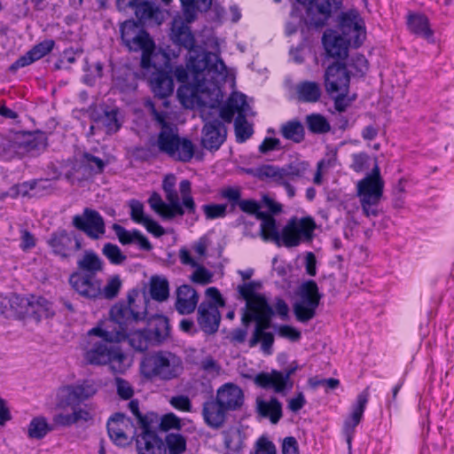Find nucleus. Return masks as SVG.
<instances>
[{
  "label": "nucleus",
  "mask_w": 454,
  "mask_h": 454,
  "mask_svg": "<svg viewBox=\"0 0 454 454\" xmlns=\"http://www.w3.org/2000/svg\"><path fill=\"white\" fill-rule=\"evenodd\" d=\"M175 77L183 83L191 79L198 92H219V83L224 82L227 77V67L217 54L204 51L191 56L186 68L177 67L175 69Z\"/></svg>",
  "instance_id": "1"
},
{
  "label": "nucleus",
  "mask_w": 454,
  "mask_h": 454,
  "mask_svg": "<svg viewBox=\"0 0 454 454\" xmlns=\"http://www.w3.org/2000/svg\"><path fill=\"white\" fill-rule=\"evenodd\" d=\"M127 328L116 330V326H108L103 329L94 327L88 332L89 345L85 352V359L90 364L101 365L110 364L116 372H122L123 361L126 356L121 352L116 343L123 340L127 334Z\"/></svg>",
  "instance_id": "2"
},
{
  "label": "nucleus",
  "mask_w": 454,
  "mask_h": 454,
  "mask_svg": "<svg viewBox=\"0 0 454 454\" xmlns=\"http://www.w3.org/2000/svg\"><path fill=\"white\" fill-rule=\"evenodd\" d=\"M151 110L153 120L160 128L156 142L159 151L176 160L189 162L195 153L192 142L178 136L176 125L168 121V114L167 112L158 111L153 105H151Z\"/></svg>",
  "instance_id": "3"
},
{
  "label": "nucleus",
  "mask_w": 454,
  "mask_h": 454,
  "mask_svg": "<svg viewBox=\"0 0 454 454\" xmlns=\"http://www.w3.org/2000/svg\"><path fill=\"white\" fill-rule=\"evenodd\" d=\"M129 306L114 305L110 310V317L116 330L127 328L123 340L129 339L130 346L137 351H145L153 344L148 329L135 330L134 325L143 321L146 316V309L142 311L135 309V301L129 295Z\"/></svg>",
  "instance_id": "4"
},
{
  "label": "nucleus",
  "mask_w": 454,
  "mask_h": 454,
  "mask_svg": "<svg viewBox=\"0 0 454 454\" xmlns=\"http://www.w3.org/2000/svg\"><path fill=\"white\" fill-rule=\"evenodd\" d=\"M183 370L181 357L168 350L150 353L140 363L141 374L151 380L168 381L179 377Z\"/></svg>",
  "instance_id": "5"
},
{
  "label": "nucleus",
  "mask_w": 454,
  "mask_h": 454,
  "mask_svg": "<svg viewBox=\"0 0 454 454\" xmlns=\"http://www.w3.org/2000/svg\"><path fill=\"white\" fill-rule=\"evenodd\" d=\"M383 188L384 181L380 176V168L377 165L372 168L371 174L358 182L357 195L363 212L366 216L378 215V205L383 195Z\"/></svg>",
  "instance_id": "6"
},
{
  "label": "nucleus",
  "mask_w": 454,
  "mask_h": 454,
  "mask_svg": "<svg viewBox=\"0 0 454 454\" xmlns=\"http://www.w3.org/2000/svg\"><path fill=\"white\" fill-rule=\"evenodd\" d=\"M176 177L173 174L166 175L162 181V190L166 200L170 202V207L176 211L184 208L189 215L196 214V203L192 196V184L189 180L184 179L179 184V192L182 201L176 190Z\"/></svg>",
  "instance_id": "7"
},
{
  "label": "nucleus",
  "mask_w": 454,
  "mask_h": 454,
  "mask_svg": "<svg viewBox=\"0 0 454 454\" xmlns=\"http://www.w3.org/2000/svg\"><path fill=\"white\" fill-rule=\"evenodd\" d=\"M321 294L314 280L305 281L300 287V300L294 304V313L299 322L306 323L316 316Z\"/></svg>",
  "instance_id": "8"
},
{
  "label": "nucleus",
  "mask_w": 454,
  "mask_h": 454,
  "mask_svg": "<svg viewBox=\"0 0 454 454\" xmlns=\"http://www.w3.org/2000/svg\"><path fill=\"white\" fill-rule=\"evenodd\" d=\"M298 3L306 5L304 21L309 27H323L333 10L341 7L342 0H296Z\"/></svg>",
  "instance_id": "9"
},
{
  "label": "nucleus",
  "mask_w": 454,
  "mask_h": 454,
  "mask_svg": "<svg viewBox=\"0 0 454 454\" xmlns=\"http://www.w3.org/2000/svg\"><path fill=\"white\" fill-rule=\"evenodd\" d=\"M152 65L153 67L150 71L142 69L143 74L148 78L154 95L160 98H166L174 91L172 75L164 68V67H168V60L167 59V64H164L161 59L153 60Z\"/></svg>",
  "instance_id": "10"
},
{
  "label": "nucleus",
  "mask_w": 454,
  "mask_h": 454,
  "mask_svg": "<svg viewBox=\"0 0 454 454\" xmlns=\"http://www.w3.org/2000/svg\"><path fill=\"white\" fill-rule=\"evenodd\" d=\"M297 369V364H292L284 372L277 370H272L270 372H260L254 376V382L262 388L273 389L275 393L285 395L293 387L290 377Z\"/></svg>",
  "instance_id": "11"
},
{
  "label": "nucleus",
  "mask_w": 454,
  "mask_h": 454,
  "mask_svg": "<svg viewBox=\"0 0 454 454\" xmlns=\"http://www.w3.org/2000/svg\"><path fill=\"white\" fill-rule=\"evenodd\" d=\"M52 254L61 259H69L82 249V240L74 232L59 229L52 232L47 240Z\"/></svg>",
  "instance_id": "12"
},
{
  "label": "nucleus",
  "mask_w": 454,
  "mask_h": 454,
  "mask_svg": "<svg viewBox=\"0 0 454 454\" xmlns=\"http://www.w3.org/2000/svg\"><path fill=\"white\" fill-rule=\"evenodd\" d=\"M125 46L128 47L129 51H142V69L150 71L151 67H153V60L155 61L158 59H161L164 62V64H167V56L164 53L155 51L154 42L150 37L149 34L144 29L139 33L136 34L135 36L131 38L130 42H128L125 44Z\"/></svg>",
  "instance_id": "13"
},
{
  "label": "nucleus",
  "mask_w": 454,
  "mask_h": 454,
  "mask_svg": "<svg viewBox=\"0 0 454 454\" xmlns=\"http://www.w3.org/2000/svg\"><path fill=\"white\" fill-rule=\"evenodd\" d=\"M72 225L92 240L99 239L106 233L104 218L98 211L89 207L73 216Z\"/></svg>",
  "instance_id": "14"
},
{
  "label": "nucleus",
  "mask_w": 454,
  "mask_h": 454,
  "mask_svg": "<svg viewBox=\"0 0 454 454\" xmlns=\"http://www.w3.org/2000/svg\"><path fill=\"white\" fill-rule=\"evenodd\" d=\"M110 439L118 446H127L130 439L137 436V427L134 421L123 413H115L106 425Z\"/></svg>",
  "instance_id": "15"
},
{
  "label": "nucleus",
  "mask_w": 454,
  "mask_h": 454,
  "mask_svg": "<svg viewBox=\"0 0 454 454\" xmlns=\"http://www.w3.org/2000/svg\"><path fill=\"white\" fill-rule=\"evenodd\" d=\"M314 227L313 221L309 218L300 220L292 218L282 229L280 244L283 243L286 247H296L302 238L309 239L311 237Z\"/></svg>",
  "instance_id": "16"
},
{
  "label": "nucleus",
  "mask_w": 454,
  "mask_h": 454,
  "mask_svg": "<svg viewBox=\"0 0 454 454\" xmlns=\"http://www.w3.org/2000/svg\"><path fill=\"white\" fill-rule=\"evenodd\" d=\"M340 28L344 37L352 42L355 47H359L365 38L364 21L356 11L342 13Z\"/></svg>",
  "instance_id": "17"
},
{
  "label": "nucleus",
  "mask_w": 454,
  "mask_h": 454,
  "mask_svg": "<svg viewBox=\"0 0 454 454\" xmlns=\"http://www.w3.org/2000/svg\"><path fill=\"white\" fill-rule=\"evenodd\" d=\"M350 77L344 64L335 63L327 67L325 73V85L327 93L347 94L348 91Z\"/></svg>",
  "instance_id": "18"
},
{
  "label": "nucleus",
  "mask_w": 454,
  "mask_h": 454,
  "mask_svg": "<svg viewBox=\"0 0 454 454\" xmlns=\"http://www.w3.org/2000/svg\"><path fill=\"white\" fill-rule=\"evenodd\" d=\"M69 284L84 298L96 299L101 296V281L95 276L73 272L69 277Z\"/></svg>",
  "instance_id": "19"
},
{
  "label": "nucleus",
  "mask_w": 454,
  "mask_h": 454,
  "mask_svg": "<svg viewBox=\"0 0 454 454\" xmlns=\"http://www.w3.org/2000/svg\"><path fill=\"white\" fill-rule=\"evenodd\" d=\"M197 322L200 330L207 335L215 334L219 328L221 313L210 301H202L198 307Z\"/></svg>",
  "instance_id": "20"
},
{
  "label": "nucleus",
  "mask_w": 454,
  "mask_h": 454,
  "mask_svg": "<svg viewBox=\"0 0 454 454\" xmlns=\"http://www.w3.org/2000/svg\"><path fill=\"white\" fill-rule=\"evenodd\" d=\"M227 137V129L220 120H213L205 123L202 129L201 145L210 151H217L224 143Z\"/></svg>",
  "instance_id": "21"
},
{
  "label": "nucleus",
  "mask_w": 454,
  "mask_h": 454,
  "mask_svg": "<svg viewBox=\"0 0 454 454\" xmlns=\"http://www.w3.org/2000/svg\"><path fill=\"white\" fill-rule=\"evenodd\" d=\"M140 428L141 434H137L136 443L138 454H165L166 449L162 440L151 429Z\"/></svg>",
  "instance_id": "22"
},
{
  "label": "nucleus",
  "mask_w": 454,
  "mask_h": 454,
  "mask_svg": "<svg viewBox=\"0 0 454 454\" xmlns=\"http://www.w3.org/2000/svg\"><path fill=\"white\" fill-rule=\"evenodd\" d=\"M55 46L52 39H47L34 45L24 55L20 56L9 67L11 72H16L18 69L31 65L35 61L43 58L50 53Z\"/></svg>",
  "instance_id": "23"
},
{
  "label": "nucleus",
  "mask_w": 454,
  "mask_h": 454,
  "mask_svg": "<svg viewBox=\"0 0 454 454\" xmlns=\"http://www.w3.org/2000/svg\"><path fill=\"white\" fill-rule=\"evenodd\" d=\"M369 398V391L368 387L365 388L363 392H361L357 397L356 401L353 405L352 412L348 419H347L344 422V434L347 438V442L348 444V448L351 447V440L352 435L355 430V427L360 423L364 411L365 410L366 404L368 403Z\"/></svg>",
  "instance_id": "24"
},
{
  "label": "nucleus",
  "mask_w": 454,
  "mask_h": 454,
  "mask_svg": "<svg viewBox=\"0 0 454 454\" xmlns=\"http://www.w3.org/2000/svg\"><path fill=\"white\" fill-rule=\"evenodd\" d=\"M63 391L66 393V404L68 406H78L81 403L92 397L98 389L92 381L84 380L81 384L67 386Z\"/></svg>",
  "instance_id": "25"
},
{
  "label": "nucleus",
  "mask_w": 454,
  "mask_h": 454,
  "mask_svg": "<svg viewBox=\"0 0 454 454\" xmlns=\"http://www.w3.org/2000/svg\"><path fill=\"white\" fill-rule=\"evenodd\" d=\"M175 308L180 315L194 312L199 302L197 291L190 285H182L176 289Z\"/></svg>",
  "instance_id": "26"
},
{
  "label": "nucleus",
  "mask_w": 454,
  "mask_h": 454,
  "mask_svg": "<svg viewBox=\"0 0 454 454\" xmlns=\"http://www.w3.org/2000/svg\"><path fill=\"white\" fill-rule=\"evenodd\" d=\"M322 42L327 55L336 59H345L348 56V45L352 43L333 30L324 34Z\"/></svg>",
  "instance_id": "27"
},
{
  "label": "nucleus",
  "mask_w": 454,
  "mask_h": 454,
  "mask_svg": "<svg viewBox=\"0 0 454 454\" xmlns=\"http://www.w3.org/2000/svg\"><path fill=\"white\" fill-rule=\"evenodd\" d=\"M227 411L228 410L216 398H211L203 403L202 416L204 421L213 429H218L223 426Z\"/></svg>",
  "instance_id": "28"
},
{
  "label": "nucleus",
  "mask_w": 454,
  "mask_h": 454,
  "mask_svg": "<svg viewBox=\"0 0 454 454\" xmlns=\"http://www.w3.org/2000/svg\"><path fill=\"white\" fill-rule=\"evenodd\" d=\"M17 141L19 153H28L32 156L39 155L48 145L47 136L42 131L28 133Z\"/></svg>",
  "instance_id": "29"
},
{
  "label": "nucleus",
  "mask_w": 454,
  "mask_h": 454,
  "mask_svg": "<svg viewBox=\"0 0 454 454\" xmlns=\"http://www.w3.org/2000/svg\"><path fill=\"white\" fill-rule=\"evenodd\" d=\"M112 229L122 245L137 244L141 250L151 251L153 246L148 239L138 230L128 231L123 226L114 223Z\"/></svg>",
  "instance_id": "30"
},
{
  "label": "nucleus",
  "mask_w": 454,
  "mask_h": 454,
  "mask_svg": "<svg viewBox=\"0 0 454 454\" xmlns=\"http://www.w3.org/2000/svg\"><path fill=\"white\" fill-rule=\"evenodd\" d=\"M259 305V310L257 312V317L255 321V326L253 332V335L248 341L249 347L254 348L259 343V336L262 333H267L266 330L270 327L271 317L274 315V310L270 305L267 302H261Z\"/></svg>",
  "instance_id": "31"
},
{
  "label": "nucleus",
  "mask_w": 454,
  "mask_h": 454,
  "mask_svg": "<svg viewBox=\"0 0 454 454\" xmlns=\"http://www.w3.org/2000/svg\"><path fill=\"white\" fill-rule=\"evenodd\" d=\"M228 411L239 409L243 403V393L238 386L227 383L222 386L215 397Z\"/></svg>",
  "instance_id": "32"
},
{
  "label": "nucleus",
  "mask_w": 454,
  "mask_h": 454,
  "mask_svg": "<svg viewBox=\"0 0 454 454\" xmlns=\"http://www.w3.org/2000/svg\"><path fill=\"white\" fill-rule=\"evenodd\" d=\"M133 9L140 22L149 21L160 25L164 20L161 10L153 2L142 0Z\"/></svg>",
  "instance_id": "33"
},
{
  "label": "nucleus",
  "mask_w": 454,
  "mask_h": 454,
  "mask_svg": "<svg viewBox=\"0 0 454 454\" xmlns=\"http://www.w3.org/2000/svg\"><path fill=\"white\" fill-rule=\"evenodd\" d=\"M76 263L77 270L74 272H82L85 275L97 277L104 270V262L93 250H85Z\"/></svg>",
  "instance_id": "34"
},
{
  "label": "nucleus",
  "mask_w": 454,
  "mask_h": 454,
  "mask_svg": "<svg viewBox=\"0 0 454 454\" xmlns=\"http://www.w3.org/2000/svg\"><path fill=\"white\" fill-rule=\"evenodd\" d=\"M309 163L306 161H294L282 168L284 187L290 198L295 194V189L290 182L299 177H302L308 170Z\"/></svg>",
  "instance_id": "35"
},
{
  "label": "nucleus",
  "mask_w": 454,
  "mask_h": 454,
  "mask_svg": "<svg viewBox=\"0 0 454 454\" xmlns=\"http://www.w3.org/2000/svg\"><path fill=\"white\" fill-rule=\"evenodd\" d=\"M256 409L260 416L269 419L272 424H277L283 416L282 403L276 397L269 401L257 399Z\"/></svg>",
  "instance_id": "36"
},
{
  "label": "nucleus",
  "mask_w": 454,
  "mask_h": 454,
  "mask_svg": "<svg viewBox=\"0 0 454 454\" xmlns=\"http://www.w3.org/2000/svg\"><path fill=\"white\" fill-rule=\"evenodd\" d=\"M148 203L151 208L155 211L164 220H173L176 217H182L186 212L184 208H181L180 211H176L170 207V202L163 201L161 197L154 192L151 195L148 200Z\"/></svg>",
  "instance_id": "37"
},
{
  "label": "nucleus",
  "mask_w": 454,
  "mask_h": 454,
  "mask_svg": "<svg viewBox=\"0 0 454 454\" xmlns=\"http://www.w3.org/2000/svg\"><path fill=\"white\" fill-rule=\"evenodd\" d=\"M295 91L299 101L303 103H316L322 95L319 83L311 81H302L296 84Z\"/></svg>",
  "instance_id": "38"
},
{
  "label": "nucleus",
  "mask_w": 454,
  "mask_h": 454,
  "mask_svg": "<svg viewBox=\"0 0 454 454\" xmlns=\"http://www.w3.org/2000/svg\"><path fill=\"white\" fill-rule=\"evenodd\" d=\"M258 220H261L260 232L263 240L274 241L280 246V233L278 231L275 218L269 213L263 212L258 215Z\"/></svg>",
  "instance_id": "39"
},
{
  "label": "nucleus",
  "mask_w": 454,
  "mask_h": 454,
  "mask_svg": "<svg viewBox=\"0 0 454 454\" xmlns=\"http://www.w3.org/2000/svg\"><path fill=\"white\" fill-rule=\"evenodd\" d=\"M280 135L286 140L300 144L305 139V129L301 121L293 119L281 124Z\"/></svg>",
  "instance_id": "40"
},
{
  "label": "nucleus",
  "mask_w": 454,
  "mask_h": 454,
  "mask_svg": "<svg viewBox=\"0 0 454 454\" xmlns=\"http://www.w3.org/2000/svg\"><path fill=\"white\" fill-rule=\"evenodd\" d=\"M407 26L411 33L426 39H429L433 35V31L429 27V20L423 14L410 13L407 17Z\"/></svg>",
  "instance_id": "41"
},
{
  "label": "nucleus",
  "mask_w": 454,
  "mask_h": 454,
  "mask_svg": "<svg viewBox=\"0 0 454 454\" xmlns=\"http://www.w3.org/2000/svg\"><path fill=\"white\" fill-rule=\"evenodd\" d=\"M172 40L175 44L184 47L188 51H192L195 46V38L190 27L180 22L178 25L174 24L172 27Z\"/></svg>",
  "instance_id": "42"
},
{
  "label": "nucleus",
  "mask_w": 454,
  "mask_h": 454,
  "mask_svg": "<svg viewBox=\"0 0 454 454\" xmlns=\"http://www.w3.org/2000/svg\"><path fill=\"white\" fill-rule=\"evenodd\" d=\"M152 329H148L153 344H160L165 341L170 333L168 319L161 315H157L152 321Z\"/></svg>",
  "instance_id": "43"
},
{
  "label": "nucleus",
  "mask_w": 454,
  "mask_h": 454,
  "mask_svg": "<svg viewBox=\"0 0 454 454\" xmlns=\"http://www.w3.org/2000/svg\"><path fill=\"white\" fill-rule=\"evenodd\" d=\"M261 287L259 282L251 281L238 286L240 296L246 301V305L259 307L261 302H267L266 298L255 291Z\"/></svg>",
  "instance_id": "44"
},
{
  "label": "nucleus",
  "mask_w": 454,
  "mask_h": 454,
  "mask_svg": "<svg viewBox=\"0 0 454 454\" xmlns=\"http://www.w3.org/2000/svg\"><path fill=\"white\" fill-rule=\"evenodd\" d=\"M29 304L28 316L33 315L37 318H48L55 314L52 303L43 297L32 295Z\"/></svg>",
  "instance_id": "45"
},
{
  "label": "nucleus",
  "mask_w": 454,
  "mask_h": 454,
  "mask_svg": "<svg viewBox=\"0 0 454 454\" xmlns=\"http://www.w3.org/2000/svg\"><path fill=\"white\" fill-rule=\"evenodd\" d=\"M149 293L154 301H165L169 296V284L166 278L153 276L150 279Z\"/></svg>",
  "instance_id": "46"
},
{
  "label": "nucleus",
  "mask_w": 454,
  "mask_h": 454,
  "mask_svg": "<svg viewBox=\"0 0 454 454\" xmlns=\"http://www.w3.org/2000/svg\"><path fill=\"white\" fill-rule=\"evenodd\" d=\"M129 409L133 415V420L136 421V426L139 428H146L158 421V416L154 412H147L143 414L139 410V402L137 400H131L129 404Z\"/></svg>",
  "instance_id": "47"
},
{
  "label": "nucleus",
  "mask_w": 454,
  "mask_h": 454,
  "mask_svg": "<svg viewBox=\"0 0 454 454\" xmlns=\"http://www.w3.org/2000/svg\"><path fill=\"white\" fill-rule=\"evenodd\" d=\"M53 430V427L47 422L44 417L39 416L34 418L27 428V435L31 439H43L49 432Z\"/></svg>",
  "instance_id": "48"
},
{
  "label": "nucleus",
  "mask_w": 454,
  "mask_h": 454,
  "mask_svg": "<svg viewBox=\"0 0 454 454\" xmlns=\"http://www.w3.org/2000/svg\"><path fill=\"white\" fill-rule=\"evenodd\" d=\"M254 175L262 179H270L284 186L282 168L273 165H262L255 168Z\"/></svg>",
  "instance_id": "49"
},
{
  "label": "nucleus",
  "mask_w": 454,
  "mask_h": 454,
  "mask_svg": "<svg viewBox=\"0 0 454 454\" xmlns=\"http://www.w3.org/2000/svg\"><path fill=\"white\" fill-rule=\"evenodd\" d=\"M30 298L22 297L16 294H10V303L12 305L11 317L28 316Z\"/></svg>",
  "instance_id": "50"
},
{
  "label": "nucleus",
  "mask_w": 454,
  "mask_h": 454,
  "mask_svg": "<svg viewBox=\"0 0 454 454\" xmlns=\"http://www.w3.org/2000/svg\"><path fill=\"white\" fill-rule=\"evenodd\" d=\"M306 123L309 130L315 134L327 133L331 129L327 120L318 114L307 115Z\"/></svg>",
  "instance_id": "51"
},
{
  "label": "nucleus",
  "mask_w": 454,
  "mask_h": 454,
  "mask_svg": "<svg viewBox=\"0 0 454 454\" xmlns=\"http://www.w3.org/2000/svg\"><path fill=\"white\" fill-rule=\"evenodd\" d=\"M98 121L106 127L107 133H115L121 128V123L118 120V110L116 108L106 109L99 115Z\"/></svg>",
  "instance_id": "52"
},
{
  "label": "nucleus",
  "mask_w": 454,
  "mask_h": 454,
  "mask_svg": "<svg viewBox=\"0 0 454 454\" xmlns=\"http://www.w3.org/2000/svg\"><path fill=\"white\" fill-rule=\"evenodd\" d=\"M102 254L114 265H121L127 260L121 248L113 243H106L103 246Z\"/></svg>",
  "instance_id": "53"
},
{
  "label": "nucleus",
  "mask_w": 454,
  "mask_h": 454,
  "mask_svg": "<svg viewBox=\"0 0 454 454\" xmlns=\"http://www.w3.org/2000/svg\"><path fill=\"white\" fill-rule=\"evenodd\" d=\"M165 442L169 454H182L186 450V439L180 434H167Z\"/></svg>",
  "instance_id": "54"
},
{
  "label": "nucleus",
  "mask_w": 454,
  "mask_h": 454,
  "mask_svg": "<svg viewBox=\"0 0 454 454\" xmlns=\"http://www.w3.org/2000/svg\"><path fill=\"white\" fill-rule=\"evenodd\" d=\"M237 141L245 142L253 134L252 126L247 122L246 116H237L234 121Z\"/></svg>",
  "instance_id": "55"
},
{
  "label": "nucleus",
  "mask_w": 454,
  "mask_h": 454,
  "mask_svg": "<svg viewBox=\"0 0 454 454\" xmlns=\"http://www.w3.org/2000/svg\"><path fill=\"white\" fill-rule=\"evenodd\" d=\"M227 103H229V105L234 109V111L237 112V116H246V114H247L250 111V106L247 102V97L242 93L232 94L229 98Z\"/></svg>",
  "instance_id": "56"
},
{
  "label": "nucleus",
  "mask_w": 454,
  "mask_h": 454,
  "mask_svg": "<svg viewBox=\"0 0 454 454\" xmlns=\"http://www.w3.org/2000/svg\"><path fill=\"white\" fill-rule=\"evenodd\" d=\"M121 287V280L118 275H114L111 277L106 285L102 288L101 287V296L112 300L115 298Z\"/></svg>",
  "instance_id": "57"
},
{
  "label": "nucleus",
  "mask_w": 454,
  "mask_h": 454,
  "mask_svg": "<svg viewBox=\"0 0 454 454\" xmlns=\"http://www.w3.org/2000/svg\"><path fill=\"white\" fill-rule=\"evenodd\" d=\"M142 30L143 28L139 26L138 22L133 20L124 21L120 27L121 37L124 45L128 42H130L131 38Z\"/></svg>",
  "instance_id": "58"
},
{
  "label": "nucleus",
  "mask_w": 454,
  "mask_h": 454,
  "mask_svg": "<svg viewBox=\"0 0 454 454\" xmlns=\"http://www.w3.org/2000/svg\"><path fill=\"white\" fill-rule=\"evenodd\" d=\"M43 183L42 180H30L27 182H23L21 184H18L16 185H13L11 188V191L13 192V196L17 197L19 195H21L23 197H28V196H34L31 194V192H35L39 185Z\"/></svg>",
  "instance_id": "59"
},
{
  "label": "nucleus",
  "mask_w": 454,
  "mask_h": 454,
  "mask_svg": "<svg viewBox=\"0 0 454 454\" xmlns=\"http://www.w3.org/2000/svg\"><path fill=\"white\" fill-rule=\"evenodd\" d=\"M82 162L86 165L93 174H100L104 171L106 162L90 153H84L82 154Z\"/></svg>",
  "instance_id": "60"
},
{
  "label": "nucleus",
  "mask_w": 454,
  "mask_h": 454,
  "mask_svg": "<svg viewBox=\"0 0 454 454\" xmlns=\"http://www.w3.org/2000/svg\"><path fill=\"white\" fill-rule=\"evenodd\" d=\"M202 210L208 220L222 218L226 215V204H206L202 206Z\"/></svg>",
  "instance_id": "61"
},
{
  "label": "nucleus",
  "mask_w": 454,
  "mask_h": 454,
  "mask_svg": "<svg viewBox=\"0 0 454 454\" xmlns=\"http://www.w3.org/2000/svg\"><path fill=\"white\" fill-rule=\"evenodd\" d=\"M19 153L18 141L0 138V154L8 159L14 157Z\"/></svg>",
  "instance_id": "62"
},
{
  "label": "nucleus",
  "mask_w": 454,
  "mask_h": 454,
  "mask_svg": "<svg viewBox=\"0 0 454 454\" xmlns=\"http://www.w3.org/2000/svg\"><path fill=\"white\" fill-rule=\"evenodd\" d=\"M191 276V280L200 285H207L212 281L213 275L204 266L199 265Z\"/></svg>",
  "instance_id": "63"
},
{
  "label": "nucleus",
  "mask_w": 454,
  "mask_h": 454,
  "mask_svg": "<svg viewBox=\"0 0 454 454\" xmlns=\"http://www.w3.org/2000/svg\"><path fill=\"white\" fill-rule=\"evenodd\" d=\"M251 454H276V447L267 438L261 437L256 442L254 451Z\"/></svg>",
  "instance_id": "64"
}]
</instances>
